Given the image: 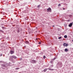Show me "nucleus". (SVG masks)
I'll return each instance as SVG.
<instances>
[{"label":"nucleus","instance_id":"obj_1","mask_svg":"<svg viewBox=\"0 0 73 73\" xmlns=\"http://www.w3.org/2000/svg\"><path fill=\"white\" fill-rule=\"evenodd\" d=\"M47 69L50 70H53V69H52V68H47H47H46L45 69H44V72H46V70H47Z\"/></svg>","mask_w":73,"mask_h":73},{"label":"nucleus","instance_id":"obj_2","mask_svg":"<svg viewBox=\"0 0 73 73\" xmlns=\"http://www.w3.org/2000/svg\"><path fill=\"white\" fill-rule=\"evenodd\" d=\"M8 64H5V65L3 64L1 65V66H3V67H7V66H8Z\"/></svg>","mask_w":73,"mask_h":73},{"label":"nucleus","instance_id":"obj_3","mask_svg":"<svg viewBox=\"0 0 73 73\" xmlns=\"http://www.w3.org/2000/svg\"><path fill=\"white\" fill-rule=\"evenodd\" d=\"M10 58H16L17 57L16 56H10ZM10 60H11V58H10Z\"/></svg>","mask_w":73,"mask_h":73},{"label":"nucleus","instance_id":"obj_4","mask_svg":"<svg viewBox=\"0 0 73 73\" xmlns=\"http://www.w3.org/2000/svg\"><path fill=\"white\" fill-rule=\"evenodd\" d=\"M47 12H51V9L50 8H49L48 9H47Z\"/></svg>","mask_w":73,"mask_h":73},{"label":"nucleus","instance_id":"obj_5","mask_svg":"<svg viewBox=\"0 0 73 73\" xmlns=\"http://www.w3.org/2000/svg\"><path fill=\"white\" fill-rule=\"evenodd\" d=\"M31 63L34 64L35 63H36V61L34 60H32L31 61Z\"/></svg>","mask_w":73,"mask_h":73},{"label":"nucleus","instance_id":"obj_6","mask_svg":"<svg viewBox=\"0 0 73 73\" xmlns=\"http://www.w3.org/2000/svg\"><path fill=\"white\" fill-rule=\"evenodd\" d=\"M56 58H54L53 59H52L50 62V63H51V64H52V63L53 62V61H54V60H55V59H56Z\"/></svg>","mask_w":73,"mask_h":73},{"label":"nucleus","instance_id":"obj_7","mask_svg":"<svg viewBox=\"0 0 73 73\" xmlns=\"http://www.w3.org/2000/svg\"><path fill=\"white\" fill-rule=\"evenodd\" d=\"M68 44H66V43H64L63 44V46H68Z\"/></svg>","mask_w":73,"mask_h":73},{"label":"nucleus","instance_id":"obj_8","mask_svg":"<svg viewBox=\"0 0 73 73\" xmlns=\"http://www.w3.org/2000/svg\"><path fill=\"white\" fill-rule=\"evenodd\" d=\"M72 25H73V23H71L70 24L68 25V26L69 27H71L72 26Z\"/></svg>","mask_w":73,"mask_h":73},{"label":"nucleus","instance_id":"obj_9","mask_svg":"<svg viewBox=\"0 0 73 73\" xmlns=\"http://www.w3.org/2000/svg\"><path fill=\"white\" fill-rule=\"evenodd\" d=\"M11 53L12 54H13V53H14V52L13 51H10Z\"/></svg>","mask_w":73,"mask_h":73},{"label":"nucleus","instance_id":"obj_10","mask_svg":"<svg viewBox=\"0 0 73 73\" xmlns=\"http://www.w3.org/2000/svg\"><path fill=\"white\" fill-rule=\"evenodd\" d=\"M64 50L65 52H68V50L67 48H66Z\"/></svg>","mask_w":73,"mask_h":73},{"label":"nucleus","instance_id":"obj_11","mask_svg":"<svg viewBox=\"0 0 73 73\" xmlns=\"http://www.w3.org/2000/svg\"><path fill=\"white\" fill-rule=\"evenodd\" d=\"M67 35H65L64 36V38H67Z\"/></svg>","mask_w":73,"mask_h":73},{"label":"nucleus","instance_id":"obj_12","mask_svg":"<svg viewBox=\"0 0 73 73\" xmlns=\"http://www.w3.org/2000/svg\"><path fill=\"white\" fill-rule=\"evenodd\" d=\"M25 43L27 44H29V42L27 41H26L25 42Z\"/></svg>","mask_w":73,"mask_h":73},{"label":"nucleus","instance_id":"obj_13","mask_svg":"<svg viewBox=\"0 0 73 73\" xmlns=\"http://www.w3.org/2000/svg\"><path fill=\"white\" fill-rule=\"evenodd\" d=\"M58 39H61V37L60 36V37H58Z\"/></svg>","mask_w":73,"mask_h":73},{"label":"nucleus","instance_id":"obj_14","mask_svg":"<svg viewBox=\"0 0 73 73\" xmlns=\"http://www.w3.org/2000/svg\"><path fill=\"white\" fill-rule=\"evenodd\" d=\"M61 5L60 4H59L58 5V7H60V5Z\"/></svg>","mask_w":73,"mask_h":73},{"label":"nucleus","instance_id":"obj_15","mask_svg":"<svg viewBox=\"0 0 73 73\" xmlns=\"http://www.w3.org/2000/svg\"><path fill=\"white\" fill-rule=\"evenodd\" d=\"M53 65H51V67H50V68H52V67H53Z\"/></svg>","mask_w":73,"mask_h":73},{"label":"nucleus","instance_id":"obj_16","mask_svg":"<svg viewBox=\"0 0 73 73\" xmlns=\"http://www.w3.org/2000/svg\"><path fill=\"white\" fill-rule=\"evenodd\" d=\"M69 16L70 17H71L72 16V15H70Z\"/></svg>","mask_w":73,"mask_h":73},{"label":"nucleus","instance_id":"obj_17","mask_svg":"<svg viewBox=\"0 0 73 73\" xmlns=\"http://www.w3.org/2000/svg\"><path fill=\"white\" fill-rule=\"evenodd\" d=\"M40 7V5H38V8H39V7Z\"/></svg>","mask_w":73,"mask_h":73},{"label":"nucleus","instance_id":"obj_18","mask_svg":"<svg viewBox=\"0 0 73 73\" xmlns=\"http://www.w3.org/2000/svg\"><path fill=\"white\" fill-rule=\"evenodd\" d=\"M43 58H45V56H44Z\"/></svg>","mask_w":73,"mask_h":73},{"label":"nucleus","instance_id":"obj_19","mask_svg":"<svg viewBox=\"0 0 73 73\" xmlns=\"http://www.w3.org/2000/svg\"><path fill=\"white\" fill-rule=\"evenodd\" d=\"M38 44H41V42H39Z\"/></svg>","mask_w":73,"mask_h":73},{"label":"nucleus","instance_id":"obj_20","mask_svg":"<svg viewBox=\"0 0 73 73\" xmlns=\"http://www.w3.org/2000/svg\"><path fill=\"white\" fill-rule=\"evenodd\" d=\"M1 31L2 32H3V31L2 30H1Z\"/></svg>","mask_w":73,"mask_h":73},{"label":"nucleus","instance_id":"obj_21","mask_svg":"<svg viewBox=\"0 0 73 73\" xmlns=\"http://www.w3.org/2000/svg\"><path fill=\"white\" fill-rule=\"evenodd\" d=\"M1 62H2V61H0V63Z\"/></svg>","mask_w":73,"mask_h":73},{"label":"nucleus","instance_id":"obj_22","mask_svg":"<svg viewBox=\"0 0 73 73\" xmlns=\"http://www.w3.org/2000/svg\"><path fill=\"white\" fill-rule=\"evenodd\" d=\"M52 27H54V25H53V26H52Z\"/></svg>","mask_w":73,"mask_h":73},{"label":"nucleus","instance_id":"obj_23","mask_svg":"<svg viewBox=\"0 0 73 73\" xmlns=\"http://www.w3.org/2000/svg\"><path fill=\"white\" fill-rule=\"evenodd\" d=\"M63 9H64V10L65 9V8H63Z\"/></svg>","mask_w":73,"mask_h":73},{"label":"nucleus","instance_id":"obj_24","mask_svg":"<svg viewBox=\"0 0 73 73\" xmlns=\"http://www.w3.org/2000/svg\"><path fill=\"white\" fill-rule=\"evenodd\" d=\"M2 54H1V56H2Z\"/></svg>","mask_w":73,"mask_h":73},{"label":"nucleus","instance_id":"obj_25","mask_svg":"<svg viewBox=\"0 0 73 73\" xmlns=\"http://www.w3.org/2000/svg\"><path fill=\"white\" fill-rule=\"evenodd\" d=\"M17 69H18V68H17Z\"/></svg>","mask_w":73,"mask_h":73},{"label":"nucleus","instance_id":"obj_26","mask_svg":"<svg viewBox=\"0 0 73 73\" xmlns=\"http://www.w3.org/2000/svg\"><path fill=\"white\" fill-rule=\"evenodd\" d=\"M36 40H37V39L36 38Z\"/></svg>","mask_w":73,"mask_h":73},{"label":"nucleus","instance_id":"obj_27","mask_svg":"<svg viewBox=\"0 0 73 73\" xmlns=\"http://www.w3.org/2000/svg\"><path fill=\"white\" fill-rule=\"evenodd\" d=\"M36 28H37V27H36Z\"/></svg>","mask_w":73,"mask_h":73}]
</instances>
